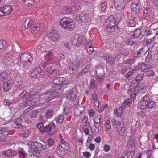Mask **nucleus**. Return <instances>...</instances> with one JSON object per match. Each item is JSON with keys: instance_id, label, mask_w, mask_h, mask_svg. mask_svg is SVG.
Returning <instances> with one entry per match:
<instances>
[{"instance_id": "7c9ffc66", "label": "nucleus", "mask_w": 158, "mask_h": 158, "mask_svg": "<svg viewBox=\"0 0 158 158\" xmlns=\"http://www.w3.org/2000/svg\"><path fill=\"white\" fill-rule=\"evenodd\" d=\"M126 23L129 27H134L136 25V22L133 19H127L126 21Z\"/></svg>"}, {"instance_id": "dca6fc26", "label": "nucleus", "mask_w": 158, "mask_h": 158, "mask_svg": "<svg viewBox=\"0 0 158 158\" xmlns=\"http://www.w3.org/2000/svg\"><path fill=\"white\" fill-rule=\"evenodd\" d=\"M37 127L42 132L49 131L52 129V127L50 125H48L44 127V125L42 123L38 124Z\"/></svg>"}, {"instance_id": "338daca9", "label": "nucleus", "mask_w": 158, "mask_h": 158, "mask_svg": "<svg viewBox=\"0 0 158 158\" xmlns=\"http://www.w3.org/2000/svg\"><path fill=\"white\" fill-rule=\"evenodd\" d=\"M135 145V142L133 140H130L128 142L127 144V146L129 148V146H130L131 147L133 148Z\"/></svg>"}, {"instance_id": "4c0bfd02", "label": "nucleus", "mask_w": 158, "mask_h": 158, "mask_svg": "<svg viewBox=\"0 0 158 158\" xmlns=\"http://www.w3.org/2000/svg\"><path fill=\"white\" fill-rule=\"evenodd\" d=\"M135 43H136L135 39L132 36H131L126 42V45L131 46H133Z\"/></svg>"}, {"instance_id": "9d476101", "label": "nucleus", "mask_w": 158, "mask_h": 158, "mask_svg": "<svg viewBox=\"0 0 158 158\" xmlns=\"http://www.w3.org/2000/svg\"><path fill=\"white\" fill-rule=\"evenodd\" d=\"M49 39L54 43H56L60 39V38L58 34L50 31L48 35Z\"/></svg>"}, {"instance_id": "0eeeda50", "label": "nucleus", "mask_w": 158, "mask_h": 158, "mask_svg": "<svg viewBox=\"0 0 158 158\" xmlns=\"http://www.w3.org/2000/svg\"><path fill=\"white\" fill-rule=\"evenodd\" d=\"M143 17L145 19L148 20L153 18L154 13L152 9L150 7H146L143 10Z\"/></svg>"}, {"instance_id": "f8f14e48", "label": "nucleus", "mask_w": 158, "mask_h": 158, "mask_svg": "<svg viewBox=\"0 0 158 158\" xmlns=\"http://www.w3.org/2000/svg\"><path fill=\"white\" fill-rule=\"evenodd\" d=\"M19 92V93L18 94L19 98L23 99L26 100L32 97L34 95V94L31 93H30V94L28 93L25 90L22 91L21 89L20 90Z\"/></svg>"}, {"instance_id": "5fc2aeb1", "label": "nucleus", "mask_w": 158, "mask_h": 158, "mask_svg": "<svg viewBox=\"0 0 158 158\" xmlns=\"http://www.w3.org/2000/svg\"><path fill=\"white\" fill-rule=\"evenodd\" d=\"M18 153L19 156L21 158H24L26 155H27V154L23 150L18 151Z\"/></svg>"}, {"instance_id": "603ef678", "label": "nucleus", "mask_w": 158, "mask_h": 158, "mask_svg": "<svg viewBox=\"0 0 158 158\" xmlns=\"http://www.w3.org/2000/svg\"><path fill=\"white\" fill-rule=\"evenodd\" d=\"M39 151H36L35 150H33V151H32V154L31 155V156H32L33 155L34 156L37 157H40V153Z\"/></svg>"}, {"instance_id": "774afa93", "label": "nucleus", "mask_w": 158, "mask_h": 158, "mask_svg": "<svg viewBox=\"0 0 158 158\" xmlns=\"http://www.w3.org/2000/svg\"><path fill=\"white\" fill-rule=\"evenodd\" d=\"M121 57V53L120 52L118 53L115 56V57L114 58V61H118L120 60V59Z\"/></svg>"}, {"instance_id": "79ce46f5", "label": "nucleus", "mask_w": 158, "mask_h": 158, "mask_svg": "<svg viewBox=\"0 0 158 158\" xmlns=\"http://www.w3.org/2000/svg\"><path fill=\"white\" fill-rule=\"evenodd\" d=\"M64 118V116L62 115H59L55 118L56 122V123L60 124L63 122Z\"/></svg>"}, {"instance_id": "49530a36", "label": "nucleus", "mask_w": 158, "mask_h": 158, "mask_svg": "<svg viewBox=\"0 0 158 158\" xmlns=\"http://www.w3.org/2000/svg\"><path fill=\"white\" fill-rule=\"evenodd\" d=\"M46 58L48 61L52 60L54 58V56L52 52H49L47 54Z\"/></svg>"}, {"instance_id": "aec40b11", "label": "nucleus", "mask_w": 158, "mask_h": 158, "mask_svg": "<svg viewBox=\"0 0 158 158\" xmlns=\"http://www.w3.org/2000/svg\"><path fill=\"white\" fill-rule=\"evenodd\" d=\"M34 22L30 18H27L24 22V27L25 29L31 28V30L32 27L34 24Z\"/></svg>"}, {"instance_id": "6e6552de", "label": "nucleus", "mask_w": 158, "mask_h": 158, "mask_svg": "<svg viewBox=\"0 0 158 158\" xmlns=\"http://www.w3.org/2000/svg\"><path fill=\"white\" fill-rule=\"evenodd\" d=\"M31 147L33 150L36 151H42L45 149L46 147L45 145L35 141L31 142L30 143Z\"/></svg>"}, {"instance_id": "4d7b16f0", "label": "nucleus", "mask_w": 158, "mask_h": 158, "mask_svg": "<svg viewBox=\"0 0 158 158\" xmlns=\"http://www.w3.org/2000/svg\"><path fill=\"white\" fill-rule=\"evenodd\" d=\"M86 50L87 53L89 55L93 53L94 50L93 48L90 46L87 48L86 47Z\"/></svg>"}, {"instance_id": "052dcab7", "label": "nucleus", "mask_w": 158, "mask_h": 158, "mask_svg": "<svg viewBox=\"0 0 158 158\" xmlns=\"http://www.w3.org/2000/svg\"><path fill=\"white\" fill-rule=\"evenodd\" d=\"M135 60L132 59H129L125 61V64H126L131 65L135 62Z\"/></svg>"}, {"instance_id": "0e129e2a", "label": "nucleus", "mask_w": 158, "mask_h": 158, "mask_svg": "<svg viewBox=\"0 0 158 158\" xmlns=\"http://www.w3.org/2000/svg\"><path fill=\"white\" fill-rule=\"evenodd\" d=\"M145 113L142 110H139L137 112V114L139 115L141 117H143L145 115Z\"/></svg>"}, {"instance_id": "ddd939ff", "label": "nucleus", "mask_w": 158, "mask_h": 158, "mask_svg": "<svg viewBox=\"0 0 158 158\" xmlns=\"http://www.w3.org/2000/svg\"><path fill=\"white\" fill-rule=\"evenodd\" d=\"M140 4L136 2H133L131 5V8L133 14H137L139 13Z\"/></svg>"}, {"instance_id": "e2e57ef3", "label": "nucleus", "mask_w": 158, "mask_h": 158, "mask_svg": "<svg viewBox=\"0 0 158 158\" xmlns=\"http://www.w3.org/2000/svg\"><path fill=\"white\" fill-rule=\"evenodd\" d=\"M144 76V75L143 74L138 75L135 77V79L140 82L141 79L143 78Z\"/></svg>"}, {"instance_id": "5701e85b", "label": "nucleus", "mask_w": 158, "mask_h": 158, "mask_svg": "<svg viewBox=\"0 0 158 158\" xmlns=\"http://www.w3.org/2000/svg\"><path fill=\"white\" fill-rule=\"evenodd\" d=\"M158 48V44L157 43H155L149 49V52L147 56V57L148 58H150L152 56V54L151 53L152 52H155L157 51V49Z\"/></svg>"}, {"instance_id": "412c9836", "label": "nucleus", "mask_w": 158, "mask_h": 158, "mask_svg": "<svg viewBox=\"0 0 158 158\" xmlns=\"http://www.w3.org/2000/svg\"><path fill=\"white\" fill-rule=\"evenodd\" d=\"M2 154L10 158H12L16 156L17 154L15 151L11 150L3 151Z\"/></svg>"}, {"instance_id": "37998d69", "label": "nucleus", "mask_w": 158, "mask_h": 158, "mask_svg": "<svg viewBox=\"0 0 158 158\" xmlns=\"http://www.w3.org/2000/svg\"><path fill=\"white\" fill-rule=\"evenodd\" d=\"M41 25L35 23L32 27L31 30L33 31H38L40 29Z\"/></svg>"}, {"instance_id": "09e8293b", "label": "nucleus", "mask_w": 158, "mask_h": 158, "mask_svg": "<svg viewBox=\"0 0 158 158\" xmlns=\"http://www.w3.org/2000/svg\"><path fill=\"white\" fill-rule=\"evenodd\" d=\"M132 100L130 98H127L126 99L124 102L121 105L123 107H124V108L127 105H129L131 103Z\"/></svg>"}, {"instance_id": "2eb2a0df", "label": "nucleus", "mask_w": 158, "mask_h": 158, "mask_svg": "<svg viewBox=\"0 0 158 158\" xmlns=\"http://www.w3.org/2000/svg\"><path fill=\"white\" fill-rule=\"evenodd\" d=\"M20 61L23 62L28 61L29 63L32 61L33 59L31 55L29 53H25L22 54L20 56Z\"/></svg>"}, {"instance_id": "1a4fd4ad", "label": "nucleus", "mask_w": 158, "mask_h": 158, "mask_svg": "<svg viewBox=\"0 0 158 158\" xmlns=\"http://www.w3.org/2000/svg\"><path fill=\"white\" fill-rule=\"evenodd\" d=\"M80 9V7L78 6H73L70 8L67 7H64L61 10V13L64 14L70 13L77 10Z\"/></svg>"}, {"instance_id": "20e7f679", "label": "nucleus", "mask_w": 158, "mask_h": 158, "mask_svg": "<svg viewBox=\"0 0 158 158\" xmlns=\"http://www.w3.org/2000/svg\"><path fill=\"white\" fill-rule=\"evenodd\" d=\"M60 23L61 26L65 29H72L74 27L73 21L68 18H63L60 21Z\"/></svg>"}, {"instance_id": "a878e982", "label": "nucleus", "mask_w": 158, "mask_h": 158, "mask_svg": "<svg viewBox=\"0 0 158 158\" xmlns=\"http://www.w3.org/2000/svg\"><path fill=\"white\" fill-rule=\"evenodd\" d=\"M13 127L17 128H21L23 126L22 125V120L20 118H17L14 122Z\"/></svg>"}, {"instance_id": "473e14b6", "label": "nucleus", "mask_w": 158, "mask_h": 158, "mask_svg": "<svg viewBox=\"0 0 158 158\" xmlns=\"http://www.w3.org/2000/svg\"><path fill=\"white\" fill-rule=\"evenodd\" d=\"M140 70L143 72H145L149 70V66L148 65L145 64L144 63H141L139 66Z\"/></svg>"}, {"instance_id": "c756f323", "label": "nucleus", "mask_w": 158, "mask_h": 158, "mask_svg": "<svg viewBox=\"0 0 158 158\" xmlns=\"http://www.w3.org/2000/svg\"><path fill=\"white\" fill-rule=\"evenodd\" d=\"M54 112L52 109H48L45 112V117L47 119L51 118L54 115Z\"/></svg>"}, {"instance_id": "13d9d810", "label": "nucleus", "mask_w": 158, "mask_h": 158, "mask_svg": "<svg viewBox=\"0 0 158 158\" xmlns=\"http://www.w3.org/2000/svg\"><path fill=\"white\" fill-rule=\"evenodd\" d=\"M100 123H94V125L96 129H94V131H93V132H98L99 131V128L100 127Z\"/></svg>"}, {"instance_id": "3c124183", "label": "nucleus", "mask_w": 158, "mask_h": 158, "mask_svg": "<svg viewBox=\"0 0 158 158\" xmlns=\"http://www.w3.org/2000/svg\"><path fill=\"white\" fill-rule=\"evenodd\" d=\"M104 127H105L107 131H109L111 128V125L110 124V121L109 120H107L105 124L104 125Z\"/></svg>"}, {"instance_id": "a18cd8bd", "label": "nucleus", "mask_w": 158, "mask_h": 158, "mask_svg": "<svg viewBox=\"0 0 158 158\" xmlns=\"http://www.w3.org/2000/svg\"><path fill=\"white\" fill-rule=\"evenodd\" d=\"M141 33V30L140 29H137L134 31L133 35L132 36L134 37L135 39L137 38L140 35Z\"/></svg>"}, {"instance_id": "72a5a7b5", "label": "nucleus", "mask_w": 158, "mask_h": 158, "mask_svg": "<svg viewBox=\"0 0 158 158\" xmlns=\"http://www.w3.org/2000/svg\"><path fill=\"white\" fill-rule=\"evenodd\" d=\"M95 77L98 84H99L101 86H102L104 82V77H99V76H95Z\"/></svg>"}, {"instance_id": "f257e3e1", "label": "nucleus", "mask_w": 158, "mask_h": 158, "mask_svg": "<svg viewBox=\"0 0 158 158\" xmlns=\"http://www.w3.org/2000/svg\"><path fill=\"white\" fill-rule=\"evenodd\" d=\"M54 86L51 88L48 91L45 92V94L48 96L45 98L46 102H50L53 98H55L59 93H61L64 90V86Z\"/></svg>"}, {"instance_id": "f704fd0d", "label": "nucleus", "mask_w": 158, "mask_h": 158, "mask_svg": "<svg viewBox=\"0 0 158 158\" xmlns=\"http://www.w3.org/2000/svg\"><path fill=\"white\" fill-rule=\"evenodd\" d=\"M56 152L58 154L60 155H64L67 152V151L65 150L61 146H58Z\"/></svg>"}, {"instance_id": "393cba45", "label": "nucleus", "mask_w": 158, "mask_h": 158, "mask_svg": "<svg viewBox=\"0 0 158 158\" xmlns=\"http://www.w3.org/2000/svg\"><path fill=\"white\" fill-rule=\"evenodd\" d=\"M89 85L91 89L94 91L97 90L98 84L96 81L94 79H91Z\"/></svg>"}, {"instance_id": "f3484780", "label": "nucleus", "mask_w": 158, "mask_h": 158, "mask_svg": "<svg viewBox=\"0 0 158 158\" xmlns=\"http://www.w3.org/2000/svg\"><path fill=\"white\" fill-rule=\"evenodd\" d=\"M79 18L82 22L86 23L89 21L90 17L87 14L82 12L79 14Z\"/></svg>"}, {"instance_id": "69168bd1", "label": "nucleus", "mask_w": 158, "mask_h": 158, "mask_svg": "<svg viewBox=\"0 0 158 158\" xmlns=\"http://www.w3.org/2000/svg\"><path fill=\"white\" fill-rule=\"evenodd\" d=\"M13 103L12 102L10 101V100L5 99L3 101V104L4 105L7 106H9L10 105Z\"/></svg>"}, {"instance_id": "c03bdc74", "label": "nucleus", "mask_w": 158, "mask_h": 158, "mask_svg": "<svg viewBox=\"0 0 158 158\" xmlns=\"http://www.w3.org/2000/svg\"><path fill=\"white\" fill-rule=\"evenodd\" d=\"M146 107L148 108H152L156 106L155 103L152 101H149L146 103Z\"/></svg>"}, {"instance_id": "c9c22d12", "label": "nucleus", "mask_w": 158, "mask_h": 158, "mask_svg": "<svg viewBox=\"0 0 158 158\" xmlns=\"http://www.w3.org/2000/svg\"><path fill=\"white\" fill-rule=\"evenodd\" d=\"M8 135L7 132L0 131V141H6V137Z\"/></svg>"}, {"instance_id": "680f3d73", "label": "nucleus", "mask_w": 158, "mask_h": 158, "mask_svg": "<svg viewBox=\"0 0 158 158\" xmlns=\"http://www.w3.org/2000/svg\"><path fill=\"white\" fill-rule=\"evenodd\" d=\"M6 42L3 40H0V49L6 47Z\"/></svg>"}, {"instance_id": "6e6d98bb", "label": "nucleus", "mask_w": 158, "mask_h": 158, "mask_svg": "<svg viewBox=\"0 0 158 158\" xmlns=\"http://www.w3.org/2000/svg\"><path fill=\"white\" fill-rule=\"evenodd\" d=\"M153 151L152 150H150L147 152V158H153Z\"/></svg>"}, {"instance_id": "8fccbe9b", "label": "nucleus", "mask_w": 158, "mask_h": 158, "mask_svg": "<svg viewBox=\"0 0 158 158\" xmlns=\"http://www.w3.org/2000/svg\"><path fill=\"white\" fill-rule=\"evenodd\" d=\"M143 48H142L139 50L138 52H136V53L134 54L135 55V56L136 57H139L141 56L143 53Z\"/></svg>"}, {"instance_id": "423d86ee", "label": "nucleus", "mask_w": 158, "mask_h": 158, "mask_svg": "<svg viewBox=\"0 0 158 158\" xmlns=\"http://www.w3.org/2000/svg\"><path fill=\"white\" fill-rule=\"evenodd\" d=\"M79 66L78 61H73L69 67V73L72 75L76 74L78 70Z\"/></svg>"}, {"instance_id": "2f4dec72", "label": "nucleus", "mask_w": 158, "mask_h": 158, "mask_svg": "<svg viewBox=\"0 0 158 158\" xmlns=\"http://www.w3.org/2000/svg\"><path fill=\"white\" fill-rule=\"evenodd\" d=\"M9 75L8 73L6 71H3L0 74V80L5 82L7 79V78Z\"/></svg>"}, {"instance_id": "b1692460", "label": "nucleus", "mask_w": 158, "mask_h": 158, "mask_svg": "<svg viewBox=\"0 0 158 158\" xmlns=\"http://www.w3.org/2000/svg\"><path fill=\"white\" fill-rule=\"evenodd\" d=\"M54 78L53 82L54 84L56 85H60L64 82L65 80V78L62 77H57L56 76Z\"/></svg>"}, {"instance_id": "864d4df0", "label": "nucleus", "mask_w": 158, "mask_h": 158, "mask_svg": "<svg viewBox=\"0 0 158 158\" xmlns=\"http://www.w3.org/2000/svg\"><path fill=\"white\" fill-rule=\"evenodd\" d=\"M90 65H87L84 68L81 72L84 75L90 69Z\"/></svg>"}, {"instance_id": "58836bf2", "label": "nucleus", "mask_w": 158, "mask_h": 158, "mask_svg": "<svg viewBox=\"0 0 158 158\" xmlns=\"http://www.w3.org/2000/svg\"><path fill=\"white\" fill-rule=\"evenodd\" d=\"M30 132L28 130H23L21 131L19 134V135L22 137H27L30 135Z\"/></svg>"}, {"instance_id": "bf43d9fd", "label": "nucleus", "mask_w": 158, "mask_h": 158, "mask_svg": "<svg viewBox=\"0 0 158 158\" xmlns=\"http://www.w3.org/2000/svg\"><path fill=\"white\" fill-rule=\"evenodd\" d=\"M134 155L133 152L129 151L126 153V156L127 158H133Z\"/></svg>"}, {"instance_id": "4468645a", "label": "nucleus", "mask_w": 158, "mask_h": 158, "mask_svg": "<svg viewBox=\"0 0 158 158\" xmlns=\"http://www.w3.org/2000/svg\"><path fill=\"white\" fill-rule=\"evenodd\" d=\"M77 96V92L75 88H72L67 94V98L69 97L70 100L72 101H74Z\"/></svg>"}, {"instance_id": "de8ad7c7", "label": "nucleus", "mask_w": 158, "mask_h": 158, "mask_svg": "<svg viewBox=\"0 0 158 158\" xmlns=\"http://www.w3.org/2000/svg\"><path fill=\"white\" fill-rule=\"evenodd\" d=\"M146 103L141 101L138 103V108L139 109H143L146 107Z\"/></svg>"}, {"instance_id": "6ab92c4d", "label": "nucleus", "mask_w": 158, "mask_h": 158, "mask_svg": "<svg viewBox=\"0 0 158 158\" xmlns=\"http://www.w3.org/2000/svg\"><path fill=\"white\" fill-rule=\"evenodd\" d=\"M140 82L138 81L135 79H134L131 82V86L130 87V89L128 90L131 92H134L135 91V89L139 87V84Z\"/></svg>"}, {"instance_id": "f03ea898", "label": "nucleus", "mask_w": 158, "mask_h": 158, "mask_svg": "<svg viewBox=\"0 0 158 158\" xmlns=\"http://www.w3.org/2000/svg\"><path fill=\"white\" fill-rule=\"evenodd\" d=\"M106 28L108 31L110 32H114L116 28H118L115 18L113 15H111L109 17L106 21Z\"/></svg>"}, {"instance_id": "ea45409f", "label": "nucleus", "mask_w": 158, "mask_h": 158, "mask_svg": "<svg viewBox=\"0 0 158 158\" xmlns=\"http://www.w3.org/2000/svg\"><path fill=\"white\" fill-rule=\"evenodd\" d=\"M96 72V76H99V77H103V76L105 74L104 69L102 68L98 69Z\"/></svg>"}, {"instance_id": "a19ab883", "label": "nucleus", "mask_w": 158, "mask_h": 158, "mask_svg": "<svg viewBox=\"0 0 158 158\" xmlns=\"http://www.w3.org/2000/svg\"><path fill=\"white\" fill-rule=\"evenodd\" d=\"M107 7V3L105 2H102L99 4V8L101 11H104Z\"/></svg>"}, {"instance_id": "bb28decb", "label": "nucleus", "mask_w": 158, "mask_h": 158, "mask_svg": "<svg viewBox=\"0 0 158 158\" xmlns=\"http://www.w3.org/2000/svg\"><path fill=\"white\" fill-rule=\"evenodd\" d=\"M121 106L120 107H117L114 110V114L117 116L120 117L122 115L123 110L124 107Z\"/></svg>"}, {"instance_id": "e433bc0d", "label": "nucleus", "mask_w": 158, "mask_h": 158, "mask_svg": "<svg viewBox=\"0 0 158 158\" xmlns=\"http://www.w3.org/2000/svg\"><path fill=\"white\" fill-rule=\"evenodd\" d=\"M60 141L61 142V143L59 146H61L65 150L68 151L69 148V146L68 143L67 142H64V140L63 139H61Z\"/></svg>"}, {"instance_id": "39448f33", "label": "nucleus", "mask_w": 158, "mask_h": 158, "mask_svg": "<svg viewBox=\"0 0 158 158\" xmlns=\"http://www.w3.org/2000/svg\"><path fill=\"white\" fill-rule=\"evenodd\" d=\"M46 72L41 71L40 67H37L32 69L30 74L31 77L35 78L42 76L43 74H46Z\"/></svg>"}, {"instance_id": "cd10ccee", "label": "nucleus", "mask_w": 158, "mask_h": 158, "mask_svg": "<svg viewBox=\"0 0 158 158\" xmlns=\"http://www.w3.org/2000/svg\"><path fill=\"white\" fill-rule=\"evenodd\" d=\"M3 85V90L4 91L7 92L10 89L12 84L10 81H8L6 82H4Z\"/></svg>"}, {"instance_id": "c85d7f7f", "label": "nucleus", "mask_w": 158, "mask_h": 158, "mask_svg": "<svg viewBox=\"0 0 158 158\" xmlns=\"http://www.w3.org/2000/svg\"><path fill=\"white\" fill-rule=\"evenodd\" d=\"M77 41L78 42V44H74L73 45L76 46H78L79 44H86V38L85 37L79 36L77 39Z\"/></svg>"}, {"instance_id": "a211bd4d", "label": "nucleus", "mask_w": 158, "mask_h": 158, "mask_svg": "<svg viewBox=\"0 0 158 158\" xmlns=\"http://www.w3.org/2000/svg\"><path fill=\"white\" fill-rule=\"evenodd\" d=\"M104 60L106 61V63L110 65L114 64V58L112 57L108 54H105L103 56Z\"/></svg>"}, {"instance_id": "4be33fe9", "label": "nucleus", "mask_w": 158, "mask_h": 158, "mask_svg": "<svg viewBox=\"0 0 158 158\" xmlns=\"http://www.w3.org/2000/svg\"><path fill=\"white\" fill-rule=\"evenodd\" d=\"M2 12L5 15H7L10 14L13 10L12 6L9 5H6L2 8Z\"/></svg>"}, {"instance_id": "7ed1b4c3", "label": "nucleus", "mask_w": 158, "mask_h": 158, "mask_svg": "<svg viewBox=\"0 0 158 158\" xmlns=\"http://www.w3.org/2000/svg\"><path fill=\"white\" fill-rule=\"evenodd\" d=\"M42 67L43 68L45 69L46 72L48 73V77H55L57 75L56 70L52 69V65L50 63L48 64L47 62H45L42 65Z\"/></svg>"}, {"instance_id": "9b49d317", "label": "nucleus", "mask_w": 158, "mask_h": 158, "mask_svg": "<svg viewBox=\"0 0 158 158\" xmlns=\"http://www.w3.org/2000/svg\"><path fill=\"white\" fill-rule=\"evenodd\" d=\"M116 128L120 135H123L125 128L124 127V122L123 120L119 121L116 126Z\"/></svg>"}]
</instances>
